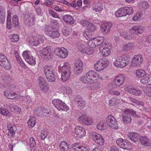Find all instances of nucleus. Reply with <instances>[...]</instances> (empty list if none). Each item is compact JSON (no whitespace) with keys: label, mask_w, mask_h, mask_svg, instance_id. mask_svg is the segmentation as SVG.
<instances>
[{"label":"nucleus","mask_w":151,"mask_h":151,"mask_svg":"<svg viewBox=\"0 0 151 151\" xmlns=\"http://www.w3.org/2000/svg\"><path fill=\"white\" fill-rule=\"evenodd\" d=\"M128 99L132 102L136 104H137L138 103H139V101L134 98L131 97H128Z\"/></svg>","instance_id":"774afa93"},{"label":"nucleus","mask_w":151,"mask_h":151,"mask_svg":"<svg viewBox=\"0 0 151 151\" xmlns=\"http://www.w3.org/2000/svg\"><path fill=\"white\" fill-rule=\"evenodd\" d=\"M137 105H139L138 107L141 110L144 111L145 110L146 108L144 106L145 104L143 102L139 101Z\"/></svg>","instance_id":"13d9d810"},{"label":"nucleus","mask_w":151,"mask_h":151,"mask_svg":"<svg viewBox=\"0 0 151 151\" xmlns=\"http://www.w3.org/2000/svg\"><path fill=\"white\" fill-rule=\"evenodd\" d=\"M62 32L64 35H69L71 32V30L70 28L65 27L63 28Z\"/></svg>","instance_id":"6e6d98bb"},{"label":"nucleus","mask_w":151,"mask_h":151,"mask_svg":"<svg viewBox=\"0 0 151 151\" xmlns=\"http://www.w3.org/2000/svg\"><path fill=\"white\" fill-rule=\"evenodd\" d=\"M122 56L118 59H117L114 63V65L116 67L118 68H122V65H123L124 63L122 62Z\"/></svg>","instance_id":"e433bc0d"},{"label":"nucleus","mask_w":151,"mask_h":151,"mask_svg":"<svg viewBox=\"0 0 151 151\" xmlns=\"http://www.w3.org/2000/svg\"><path fill=\"white\" fill-rule=\"evenodd\" d=\"M28 39L32 46H37L40 44V39L37 37H32L28 38Z\"/></svg>","instance_id":"b1692460"},{"label":"nucleus","mask_w":151,"mask_h":151,"mask_svg":"<svg viewBox=\"0 0 151 151\" xmlns=\"http://www.w3.org/2000/svg\"><path fill=\"white\" fill-rule=\"evenodd\" d=\"M46 78L49 82H53L55 81V76L54 74L50 75V77H47Z\"/></svg>","instance_id":"69168bd1"},{"label":"nucleus","mask_w":151,"mask_h":151,"mask_svg":"<svg viewBox=\"0 0 151 151\" xmlns=\"http://www.w3.org/2000/svg\"><path fill=\"white\" fill-rule=\"evenodd\" d=\"M116 142L119 147L124 149L128 150L129 147V143L126 139H123L122 138H119L116 140Z\"/></svg>","instance_id":"4468645a"},{"label":"nucleus","mask_w":151,"mask_h":151,"mask_svg":"<svg viewBox=\"0 0 151 151\" xmlns=\"http://www.w3.org/2000/svg\"><path fill=\"white\" fill-rule=\"evenodd\" d=\"M104 39V37H98L94 39L95 41L96 42V45H97V46L100 45L103 42Z\"/></svg>","instance_id":"3c124183"},{"label":"nucleus","mask_w":151,"mask_h":151,"mask_svg":"<svg viewBox=\"0 0 151 151\" xmlns=\"http://www.w3.org/2000/svg\"><path fill=\"white\" fill-rule=\"evenodd\" d=\"M61 78L63 82L66 81L70 78L71 74V68L68 63H65L62 67Z\"/></svg>","instance_id":"f03ea898"},{"label":"nucleus","mask_w":151,"mask_h":151,"mask_svg":"<svg viewBox=\"0 0 151 151\" xmlns=\"http://www.w3.org/2000/svg\"><path fill=\"white\" fill-rule=\"evenodd\" d=\"M19 24L18 17L16 15H14L12 17V25L16 27H18Z\"/></svg>","instance_id":"c9c22d12"},{"label":"nucleus","mask_w":151,"mask_h":151,"mask_svg":"<svg viewBox=\"0 0 151 151\" xmlns=\"http://www.w3.org/2000/svg\"><path fill=\"white\" fill-rule=\"evenodd\" d=\"M139 6L142 8L143 10L147 9L149 7L148 3L147 1H144L141 2L139 3Z\"/></svg>","instance_id":"de8ad7c7"},{"label":"nucleus","mask_w":151,"mask_h":151,"mask_svg":"<svg viewBox=\"0 0 151 151\" xmlns=\"http://www.w3.org/2000/svg\"><path fill=\"white\" fill-rule=\"evenodd\" d=\"M129 31L131 34L138 35L143 33V27L140 26H134L130 29Z\"/></svg>","instance_id":"a211bd4d"},{"label":"nucleus","mask_w":151,"mask_h":151,"mask_svg":"<svg viewBox=\"0 0 151 151\" xmlns=\"http://www.w3.org/2000/svg\"><path fill=\"white\" fill-rule=\"evenodd\" d=\"M139 139H140V142L142 145L146 146H150V141L146 137H144L142 136H141L140 137Z\"/></svg>","instance_id":"c85d7f7f"},{"label":"nucleus","mask_w":151,"mask_h":151,"mask_svg":"<svg viewBox=\"0 0 151 151\" xmlns=\"http://www.w3.org/2000/svg\"><path fill=\"white\" fill-rule=\"evenodd\" d=\"M142 16V12L140 11L138 12L132 18V19L134 21H139L140 18Z\"/></svg>","instance_id":"c03bdc74"},{"label":"nucleus","mask_w":151,"mask_h":151,"mask_svg":"<svg viewBox=\"0 0 151 151\" xmlns=\"http://www.w3.org/2000/svg\"><path fill=\"white\" fill-rule=\"evenodd\" d=\"M99 60L104 69L106 68L109 64V62L106 59H100Z\"/></svg>","instance_id":"8fccbe9b"},{"label":"nucleus","mask_w":151,"mask_h":151,"mask_svg":"<svg viewBox=\"0 0 151 151\" xmlns=\"http://www.w3.org/2000/svg\"><path fill=\"white\" fill-rule=\"evenodd\" d=\"M60 34L58 30H56L53 29L50 34H49L48 36L50 37H52V38H55L57 37H58L60 36Z\"/></svg>","instance_id":"473e14b6"},{"label":"nucleus","mask_w":151,"mask_h":151,"mask_svg":"<svg viewBox=\"0 0 151 151\" xmlns=\"http://www.w3.org/2000/svg\"><path fill=\"white\" fill-rule=\"evenodd\" d=\"M136 112L132 109H125L124 111L122 116L123 122L126 124H129L131 122L132 118L131 115L133 116H136Z\"/></svg>","instance_id":"7ed1b4c3"},{"label":"nucleus","mask_w":151,"mask_h":151,"mask_svg":"<svg viewBox=\"0 0 151 151\" xmlns=\"http://www.w3.org/2000/svg\"><path fill=\"white\" fill-rule=\"evenodd\" d=\"M144 91L147 96L151 97V88L147 87Z\"/></svg>","instance_id":"bf43d9fd"},{"label":"nucleus","mask_w":151,"mask_h":151,"mask_svg":"<svg viewBox=\"0 0 151 151\" xmlns=\"http://www.w3.org/2000/svg\"><path fill=\"white\" fill-rule=\"evenodd\" d=\"M44 72L46 76V78L54 74L52 69L47 65L45 66L44 67Z\"/></svg>","instance_id":"bb28decb"},{"label":"nucleus","mask_w":151,"mask_h":151,"mask_svg":"<svg viewBox=\"0 0 151 151\" xmlns=\"http://www.w3.org/2000/svg\"><path fill=\"white\" fill-rule=\"evenodd\" d=\"M96 28V26L93 24L90 23L87 26V29L88 31L92 33V32L95 30Z\"/></svg>","instance_id":"864d4df0"},{"label":"nucleus","mask_w":151,"mask_h":151,"mask_svg":"<svg viewBox=\"0 0 151 151\" xmlns=\"http://www.w3.org/2000/svg\"><path fill=\"white\" fill-rule=\"evenodd\" d=\"M41 51L42 53L41 56L45 59H49L53 56L50 47L49 46H47L46 47L43 48Z\"/></svg>","instance_id":"f8f14e48"},{"label":"nucleus","mask_w":151,"mask_h":151,"mask_svg":"<svg viewBox=\"0 0 151 151\" xmlns=\"http://www.w3.org/2000/svg\"><path fill=\"white\" fill-rule=\"evenodd\" d=\"M91 83V86H90V89L91 90H96L100 87V85L99 82H94L92 84Z\"/></svg>","instance_id":"a19ab883"},{"label":"nucleus","mask_w":151,"mask_h":151,"mask_svg":"<svg viewBox=\"0 0 151 151\" xmlns=\"http://www.w3.org/2000/svg\"><path fill=\"white\" fill-rule=\"evenodd\" d=\"M127 137L132 141L136 142L138 141L140 138L139 134L135 132H130L127 135Z\"/></svg>","instance_id":"4be33fe9"},{"label":"nucleus","mask_w":151,"mask_h":151,"mask_svg":"<svg viewBox=\"0 0 151 151\" xmlns=\"http://www.w3.org/2000/svg\"><path fill=\"white\" fill-rule=\"evenodd\" d=\"M143 60L142 55L141 54L134 55L132 59L131 66L133 67H140V65L142 63Z\"/></svg>","instance_id":"423d86ee"},{"label":"nucleus","mask_w":151,"mask_h":151,"mask_svg":"<svg viewBox=\"0 0 151 151\" xmlns=\"http://www.w3.org/2000/svg\"><path fill=\"white\" fill-rule=\"evenodd\" d=\"M83 35L87 40L91 39L92 38V33L86 30L83 33Z\"/></svg>","instance_id":"4c0bfd02"},{"label":"nucleus","mask_w":151,"mask_h":151,"mask_svg":"<svg viewBox=\"0 0 151 151\" xmlns=\"http://www.w3.org/2000/svg\"><path fill=\"white\" fill-rule=\"evenodd\" d=\"M55 52L57 55L62 58H66L68 53V50L63 47L56 48L55 50Z\"/></svg>","instance_id":"ddd939ff"},{"label":"nucleus","mask_w":151,"mask_h":151,"mask_svg":"<svg viewBox=\"0 0 151 151\" xmlns=\"http://www.w3.org/2000/svg\"><path fill=\"white\" fill-rule=\"evenodd\" d=\"M7 106L12 111L15 112H18L19 108L17 106L12 104H9Z\"/></svg>","instance_id":"37998d69"},{"label":"nucleus","mask_w":151,"mask_h":151,"mask_svg":"<svg viewBox=\"0 0 151 151\" xmlns=\"http://www.w3.org/2000/svg\"><path fill=\"white\" fill-rule=\"evenodd\" d=\"M0 113L1 114L6 116H9L10 115V113L6 109L4 108H0Z\"/></svg>","instance_id":"4d7b16f0"},{"label":"nucleus","mask_w":151,"mask_h":151,"mask_svg":"<svg viewBox=\"0 0 151 151\" xmlns=\"http://www.w3.org/2000/svg\"><path fill=\"white\" fill-rule=\"evenodd\" d=\"M30 147L31 150H32V149H34L33 150H34L36 146V144L35 141V139L34 138L32 137L30 139Z\"/></svg>","instance_id":"603ef678"},{"label":"nucleus","mask_w":151,"mask_h":151,"mask_svg":"<svg viewBox=\"0 0 151 151\" xmlns=\"http://www.w3.org/2000/svg\"><path fill=\"white\" fill-rule=\"evenodd\" d=\"M35 120L33 119H30L27 122V124L29 127H33L35 124Z\"/></svg>","instance_id":"e2e57ef3"},{"label":"nucleus","mask_w":151,"mask_h":151,"mask_svg":"<svg viewBox=\"0 0 151 151\" xmlns=\"http://www.w3.org/2000/svg\"><path fill=\"white\" fill-rule=\"evenodd\" d=\"M81 123L86 125L91 124L93 122L92 118L89 117H86L83 115H81L78 119Z\"/></svg>","instance_id":"dca6fc26"},{"label":"nucleus","mask_w":151,"mask_h":151,"mask_svg":"<svg viewBox=\"0 0 151 151\" xmlns=\"http://www.w3.org/2000/svg\"><path fill=\"white\" fill-rule=\"evenodd\" d=\"M133 46L134 44L132 43H129L124 45L123 47V50L125 52L129 51L133 47Z\"/></svg>","instance_id":"58836bf2"},{"label":"nucleus","mask_w":151,"mask_h":151,"mask_svg":"<svg viewBox=\"0 0 151 151\" xmlns=\"http://www.w3.org/2000/svg\"><path fill=\"white\" fill-rule=\"evenodd\" d=\"M94 67L96 70L99 71H101L104 69L99 60H98L96 63L94 65Z\"/></svg>","instance_id":"ea45409f"},{"label":"nucleus","mask_w":151,"mask_h":151,"mask_svg":"<svg viewBox=\"0 0 151 151\" xmlns=\"http://www.w3.org/2000/svg\"><path fill=\"white\" fill-rule=\"evenodd\" d=\"M63 20L68 24H72L74 23V21L73 17L68 14L64 15L63 17Z\"/></svg>","instance_id":"a878e982"},{"label":"nucleus","mask_w":151,"mask_h":151,"mask_svg":"<svg viewBox=\"0 0 151 151\" xmlns=\"http://www.w3.org/2000/svg\"><path fill=\"white\" fill-rule=\"evenodd\" d=\"M124 11L126 16L127 15H129L133 12V9L131 7H124Z\"/></svg>","instance_id":"09e8293b"},{"label":"nucleus","mask_w":151,"mask_h":151,"mask_svg":"<svg viewBox=\"0 0 151 151\" xmlns=\"http://www.w3.org/2000/svg\"><path fill=\"white\" fill-rule=\"evenodd\" d=\"M103 6L101 3H98L93 7V10L95 12H99L103 10Z\"/></svg>","instance_id":"72a5a7b5"},{"label":"nucleus","mask_w":151,"mask_h":151,"mask_svg":"<svg viewBox=\"0 0 151 151\" xmlns=\"http://www.w3.org/2000/svg\"><path fill=\"white\" fill-rule=\"evenodd\" d=\"M34 113L36 116L45 117L47 116V114H50L51 111L50 109L39 107L35 109Z\"/></svg>","instance_id":"39448f33"},{"label":"nucleus","mask_w":151,"mask_h":151,"mask_svg":"<svg viewBox=\"0 0 151 151\" xmlns=\"http://www.w3.org/2000/svg\"><path fill=\"white\" fill-rule=\"evenodd\" d=\"M52 103L58 110L67 111L69 109L68 106L64 102L58 99H55L52 101Z\"/></svg>","instance_id":"20e7f679"},{"label":"nucleus","mask_w":151,"mask_h":151,"mask_svg":"<svg viewBox=\"0 0 151 151\" xmlns=\"http://www.w3.org/2000/svg\"><path fill=\"white\" fill-rule=\"evenodd\" d=\"M136 74L137 76L140 78L144 77L146 75L145 71L143 70H137L136 72Z\"/></svg>","instance_id":"a18cd8bd"},{"label":"nucleus","mask_w":151,"mask_h":151,"mask_svg":"<svg viewBox=\"0 0 151 151\" xmlns=\"http://www.w3.org/2000/svg\"><path fill=\"white\" fill-rule=\"evenodd\" d=\"M39 84L42 90L46 91L48 89L47 84L45 79L43 77L40 76L38 79Z\"/></svg>","instance_id":"6ab92c4d"},{"label":"nucleus","mask_w":151,"mask_h":151,"mask_svg":"<svg viewBox=\"0 0 151 151\" xmlns=\"http://www.w3.org/2000/svg\"><path fill=\"white\" fill-rule=\"evenodd\" d=\"M125 80L124 75L120 74L116 77L112 82V83L115 86L119 87L122 85Z\"/></svg>","instance_id":"2eb2a0df"},{"label":"nucleus","mask_w":151,"mask_h":151,"mask_svg":"<svg viewBox=\"0 0 151 151\" xmlns=\"http://www.w3.org/2000/svg\"><path fill=\"white\" fill-rule=\"evenodd\" d=\"M23 56L25 60L29 64L32 65H34L36 64V61L35 58L30 56L28 52L24 51L23 54Z\"/></svg>","instance_id":"6e6552de"},{"label":"nucleus","mask_w":151,"mask_h":151,"mask_svg":"<svg viewBox=\"0 0 151 151\" xmlns=\"http://www.w3.org/2000/svg\"><path fill=\"white\" fill-rule=\"evenodd\" d=\"M91 134L93 140L96 143L100 145L104 144V140L100 134L94 132H92Z\"/></svg>","instance_id":"9b49d317"},{"label":"nucleus","mask_w":151,"mask_h":151,"mask_svg":"<svg viewBox=\"0 0 151 151\" xmlns=\"http://www.w3.org/2000/svg\"><path fill=\"white\" fill-rule=\"evenodd\" d=\"M124 7L119 9L115 13V15L116 17L126 16Z\"/></svg>","instance_id":"2f4dec72"},{"label":"nucleus","mask_w":151,"mask_h":151,"mask_svg":"<svg viewBox=\"0 0 151 151\" xmlns=\"http://www.w3.org/2000/svg\"><path fill=\"white\" fill-rule=\"evenodd\" d=\"M130 58L124 56H122V62L124 63L123 65H122V68H124L129 63Z\"/></svg>","instance_id":"f704fd0d"},{"label":"nucleus","mask_w":151,"mask_h":151,"mask_svg":"<svg viewBox=\"0 0 151 151\" xmlns=\"http://www.w3.org/2000/svg\"><path fill=\"white\" fill-rule=\"evenodd\" d=\"M112 24L111 22H104L101 24V30L104 33H106L109 31Z\"/></svg>","instance_id":"f3484780"},{"label":"nucleus","mask_w":151,"mask_h":151,"mask_svg":"<svg viewBox=\"0 0 151 151\" xmlns=\"http://www.w3.org/2000/svg\"><path fill=\"white\" fill-rule=\"evenodd\" d=\"M106 122L107 124L113 129H116L118 128L117 122L112 115H109L107 116Z\"/></svg>","instance_id":"9d476101"},{"label":"nucleus","mask_w":151,"mask_h":151,"mask_svg":"<svg viewBox=\"0 0 151 151\" xmlns=\"http://www.w3.org/2000/svg\"><path fill=\"white\" fill-rule=\"evenodd\" d=\"M99 50L104 57L108 56L110 53V50L107 47L103 48V49H102V47H99Z\"/></svg>","instance_id":"7c9ffc66"},{"label":"nucleus","mask_w":151,"mask_h":151,"mask_svg":"<svg viewBox=\"0 0 151 151\" xmlns=\"http://www.w3.org/2000/svg\"><path fill=\"white\" fill-rule=\"evenodd\" d=\"M140 82L141 83L143 84H146L148 85H151V83H150L149 80V76H148L147 77H146L141 79L140 81Z\"/></svg>","instance_id":"5fc2aeb1"},{"label":"nucleus","mask_w":151,"mask_h":151,"mask_svg":"<svg viewBox=\"0 0 151 151\" xmlns=\"http://www.w3.org/2000/svg\"><path fill=\"white\" fill-rule=\"evenodd\" d=\"M4 94L7 98L10 99H16L18 98L17 97V94L14 92L4 91Z\"/></svg>","instance_id":"5701e85b"},{"label":"nucleus","mask_w":151,"mask_h":151,"mask_svg":"<svg viewBox=\"0 0 151 151\" xmlns=\"http://www.w3.org/2000/svg\"><path fill=\"white\" fill-rule=\"evenodd\" d=\"M74 72L75 74H79L82 71L83 69V63L79 58L75 60L74 63Z\"/></svg>","instance_id":"1a4fd4ad"},{"label":"nucleus","mask_w":151,"mask_h":151,"mask_svg":"<svg viewBox=\"0 0 151 151\" xmlns=\"http://www.w3.org/2000/svg\"><path fill=\"white\" fill-rule=\"evenodd\" d=\"M104 122L102 121L98 124L97 125V128L99 130H102L104 129Z\"/></svg>","instance_id":"680f3d73"},{"label":"nucleus","mask_w":151,"mask_h":151,"mask_svg":"<svg viewBox=\"0 0 151 151\" xmlns=\"http://www.w3.org/2000/svg\"><path fill=\"white\" fill-rule=\"evenodd\" d=\"M0 65L6 70H9L11 68L10 63L7 59H5L1 63L0 62Z\"/></svg>","instance_id":"cd10ccee"},{"label":"nucleus","mask_w":151,"mask_h":151,"mask_svg":"<svg viewBox=\"0 0 151 151\" xmlns=\"http://www.w3.org/2000/svg\"><path fill=\"white\" fill-rule=\"evenodd\" d=\"M60 147L62 151H70L68 145L65 141H63L60 143Z\"/></svg>","instance_id":"c756f323"},{"label":"nucleus","mask_w":151,"mask_h":151,"mask_svg":"<svg viewBox=\"0 0 151 151\" xmlns=\"http://www.w3.org/2000/svg\"><path fill=\"white\" fill-rule=\"evenodd\" d=\"M24 22L26 26H32L35 23L34 19L32 17L28 15H25L24 18Z\"/></svg>","instance_id":"aec40b11"},{"label":"nucleus","mask_w":151,"mask_h":151,"mask_svg":"<svg viewBox=\"0 0 151 151\" xmlns=\"http://www.w3.org/2000/svg\"><path fill=\"white\" fill-rule=\"evenodd\" d=\"M7 127L9 131V135L12 137L15 136V132L16 130V127L15 126L11 124H8L7 125Z\"/></svg>","instance_id":"393cba45"},{"label":"nucleus","mask_w":151,"mask_h":151,"mask_svg":"<svg viewBox=\"0 0 151 151\" xmlns=\"http://www.w3.org/2000/svg\"><path fill=\"white\" fill-rule=\"evenodd\" d=\"M125 90L135 96H139L142 93V90H139L137 88L133 87L127 86L124 88Z\"/></svg>","instance_id":"0eeeda50"},{"label":"nucleus","mask_w":151,"mask_h":151,"mask_svg":"<svg viewBox=\"0 0 151 151\" xmlns=\"http://www.w3.org/2000/svg\"><path fill=\"white\" fill-rule=\"evenodd\" d=\"M11 39L12 42H17L19 40V37L17 35L14 34L12 35Z\"/></svg>","instance_id":"052dcab7"},{"label":"nucleus","mask_w":151,"mask_h":151,"mask_svg":"<svg viewBox=\"0 0 151 151\" xmlns=\"http://www.w3.org/2000/svg\"><path fill=\"white\" fill-rule=\"evenodd\" d=\"M75 133L78 135V137L81 138L86 134L85 129L81 127L77 126L75 128Z\"/></svg>","instance_id":"412c9836"},{"label":"nucleus","mask_w":151,"mask_h":151,"mask_svg":"<svg viewBox=\"0 0 151 151\" xmlns=\"http://www.w3.org/2000/svg\"><path fill=\"white\" fill-rule=\"evenodd\" d=\"M99 77V74L96 72L90 70L82 76L80 78V80L84 83H90L96 80Z\"/></svg>","instance_id":"f257e3e1"},{"label":"nucleus","mask_w":151,"mask_h":151,"mask_svg":"<svg viewBox=\"0 0 151 151\" xmlns=\"http://www.w3.org/2000/svg\"><path fill=\"white\" fill-rule=\"evenodd\" d=\"M49 14L54 18H58V15L52 10H49Z\"/></svg>","instance_id":"338daca9"},{"label":"nucleus","mask_w":151,"mask_h":151,"mask_svg":"<svg viewBox=\"0 0 151 151\" xmlns=\"http://www.w3.org/2000/svg\"><path fill=\"white\" fill-rule=\"evenodd\" d=\"M76 46L78 49L81 53H85L86 51V47L84 45L79 43L77 44Z\"/></svg>","instance_id":"79ce46f5"},{"label":"nucleus","mask_w":151,"mask_h":151,"mask_svg":"<svg viewBox=\"0 0 151 151\" xmlns=\"http://www.w3.org/2000/svg\"><path fill=\"white\" fill-rule=\"evenodd\" d=\"M88 40V45L90 48H92L97 46L96 45V42L94 39L92 38L91 39Z\"/></svg>","instance_id":"49530a36"},{"label":"nucleus","mask_w":151,"mask_h":151,"mask_svg":"<svg viewBox=\"0 0 151 151\" xmlns=\"http://www.w3.org/2000/svg\"><path fill=\"white\" fill-rule=\"evenodd\" d=\"M48 133L47 131H42L41 132V139L42 140H44L47 137Z\"/></svg>","instance_id":"0e129e2a"}]
</instances>
